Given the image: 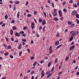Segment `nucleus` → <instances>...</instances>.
I'll list each match as a JSON object with an SVG mask.
<instances>
[{"mask_svg":"<svg viewBox=\"0 0 79 79\" xmlns=\"http://www.w3.org/2000/svg\"><path fill=\"white\" fill-rule=\"evenodd\" d=\"M56 9H55L54 10V12L52 13V15L54 16H57L58 15V13H57V12H56Z\"/></svg>","mask_w":79,"mask_h":79,"instance_id":"nucleus-1","label":"nucleus"},{"mask_svg":"<svg viewBox=\"0 0 79 79\" xmlns=\"http://www.w3.org/2000/svg\"><path fill=\"white\" fill-rule=\"evenodd\" d=\"M35 26V24L34 23H31V29H35V27L34 26Z\"/></svg>","mask_w":79,"mask_h":79,"instance_id":"nucleus-2","label":"nucleus"},{"mask_svg":"<svg viewBox=\"0 0 79 79\" xmlns=\"http://www.w3.org/2000/svg\"><path fill=\"white\" fill-rule=\"evenodd\" d=\"M41 77H43L44 75H45V73H44V70H43L41 73Z\"/></svg>","mask_w":79,"mask_h":79,"instance_id":"nucleus-3","label":"nucleus"},{"mask_svg":"<svg viewBox=\"0 0 79 79\" xmlns=\"http://www.w3.org/2000/svg\"><path fill=\"white\" fill-rule=\"evenodd\" d=\"M59 15L60 16V17H61L62 16V12L61 10H59Z\"/></svg>","mask_w":79,"mask_h":79,"instance_id":"nucleus-4","label":"nucleus"},{"mask_svg":"<svg viewBox=\"0 0 79 79\" xmlns=\"http://www.w3.org/2000/svg\"><path fill=\"white\" fill-rule=\"evenodd\" d=\"M77 11L76 10H73L72 13V15L73 16H74L75 15V14H77Z\"/></svg>","mask_w":79,"mask_h":79,"instance_id":"nucleus-5","label":"nucleus"},{"mask_svg":"<svg viewBox=\"0 0 79 79\" xmlns=\"http://www.w3.org/2000/svg\"><path fill=\"white\" fill-rule=\"evenodd\" d=\"M52 46H50V48L49 49V52L50 53H52Z\"/></svg>","mask_w":79,"mask_h":79,"instance_id":"nucleus-6","label":"nucleus"},{"mask_svg":"<svg viewBox=\"0 0 79 79\" xmlns=\"http://www.w3.org/2000/svg\"><path fill=\"white\" fill-rule=\"evenodd\" d=\"M74 47H75L74 45L70 47L69 50L70 51H71V50H72L74 48Z\"/></svg>","mask_w":79,"mask_h":79,"instance_id":"nucleus-7","label":"nucleus"},{"mask_svg":"<svg viewBox=\"0 0 79 79\" xmlns=\"http://www.w3.org/2000/svg\"><path fill=\"white\" fill-rule=\"evenodd\" d=\"M59 43L60 42L59 41H56L55 43V45H58V44H59Z\"/></svg>","mask_w":79,"mask_h":79,"instance_id":"nucleus-8","label":"nucleus"},{"mask_svg":"<svg viewBox=\"0 0 79 79\" xmlns=\"http://www.w3.org/2000/svg\"><path fill=\"white\" fill-rule=\"evenodd\" d=\"M20 34H19V33L17 32H16L15 34V35L17 37H19V36H20Z\"/></svg>","mask_w":79,"mask_h":79,"instance_id":"nucleus-9","label":"nucleus"},{"mask_svg":"<svg viewBox=\"0 0 79 79\" xmlns=\"http://www.w3.org/2000/svg\"><path fill=\"white\" fill-rule=\"evenodd\" d=\"M12 28L13 31H15V30H16V29H17V27H15V26L12 27Z\"/></svg>","mask_w":79,"mask_h":79,"instance_id":"nucleus-10","label":"nucleus"},{"mask_svg":"<svg viewBox=\"0 0 79 79\" xmlns=\"http://www.w3.org/2000/svg\"><path fill=\"white\" fill-rule=\"evenodd\" d=\"M45 23H46L45 20H44L42 21V24L43 25H45Z\"/></svg>","mask_w":79,"mask_h":79,"instance_id":"nucleus-11","label":"nucleus"},{"mask_svg":"<svg viewBox=\"0 0 79 79\" xmlns=\"http://www.w3.org/2000/svg\"><path fill=\"white\" fill-rule=\"evenodd\" d=\"M76 35V33L74 32L72 34L71 36L73 37H74Z\"/></svg>","mask_w":79,"mask_h":79,"instance_id":"nucleus-12","label":"nucleus"},{"mask_svg":"<svg viewBox=\"0 0 79 79\" xmlns=\"http://www.w3.org/2000/svg\"><path fill=\"white\" fill-rule=\"evenodd\" d=\"M10 34L11 35L13 34V30H11L10 31Z\"/></svg>","mask_w":79,"mask_h":79,"instance_id":"nucleus-13","label":"nucleus"},{"mask_svg":"<svg viewBox=\"0 0 79 79\" xmlns=\"http://www.w3.org/2000/svg\"><path fill=\"white\" fill-rule=\"evenodd\" d=\"M52 75V73H50L47 76V78H49Z\"/></svg>","mask_w":79,"mask_h":79,"instance_id":"nucleus-14","label":"nucleus"},{"mask_svg":"<svg viewBox=\"0 0 79 79\" xmlns=\"http://www.w3.org/2000/svg\"><path fill=\"white\" fill-rule=\"evenodd\" d=\"M19 11L18 12V13H17V18H19Z\"/></svg>","mask_w":79,"mask_h":79,"instance_id":"nucleus-15","label":"nucleus"},{"mask_svg":"<svg viewBox=\"0 0 79 79\" xmlns=\"http://www.w3.org/2000/svg\"><path fill=\"white\" fill-rule=\"evenodd\" d=\"M67 23L68 24V25H71V24H72V23H71V22L70 21H68L67 22Z\"/></svg>","mask_w":79,"mask_h":79,"instance_id":"nucleus-16","label":"nucleus"},{"mask_svg":"<svg viewBox=\"0 0 79 79\" xmlns=\"http://www.w3.org/2000/svg\"><path fill=\"white\" fill-rule=\"evenodd\" d=\"M73 39V37L71 36V37L69 39V41L70 42H71L72 41V40Z\"/></svg>","mask_w":79,"mask_h":79,"instance_id":"nucleus-17","label":"nucleus"},{"mask_svg":"<svg viewBox=\"0 0 79 79\" xmlns=\"http://www.w3.org/2000/svg\"><path fill=\"white\" fill-rule=\"evenodd\" d=\"M19 34H24V31H21L19 33Z\"/></svg>","mask_w":79,"mask_h":79,"instance_id":"nucleus-18","label":"nucleus"},{"mask_svg":"<svg viewBox=\"0 0 79 79\" xmlns=\"http://www.w3.org/2000/svg\"><path fill=\"white\" fill-rule=\"evenodd\" d=\"M51 66V62H49L48 64V67H50Z\"/></svg>","mask_w":79,"mask_h":79,"instance_id":"nucleus-19","label":"nucleus"},{"mask_svg":"<svg viewBox=\"0 0 79 79\" xmlns=\"http://www.w3.org/2000/svg\"><path fill=\"white\" fill-rule=\"evenodd\" d=\"M62 44H61L59 45V46H57L56 48L57 49H58V48H60L61 47V46H62Z\"/></svg>","mask_w":79,"mask_h":79,"instance_id":"nucleus-20","label":"nucleus"},{"mask_svg":"<svg viewBox=\"0 0 79 79\" xmlns=\"http://www.w3.org/2000/svg\"><path fill=\"white\" fill-rule=\"evenodd\" d=\"M59 36H60V33H57L56 34V37H59Z\"/></svg>","mask_w":79,"mask_h":79,"instance_id":"nucleus-21","label":"nucleus"},{"mask_svg":"<svg viewBox=\"0 0 79 79\" xmlns=\"http://www.w3.org/2000/svg\"><path fill=\"white\" fill-rule=\"evenodd\" d=\"M15 4H19V1H17L14 2Z\"/></svg>","mask_w":79,"mask_h":79,"instance_id":"nucleus-22","label":"nucleus"},{"mask_svg":"<svg viewBox=\"0 0 79 79\" xmlns=\"http://www.w3.org/2000/svg\"><path fill=\"white\" fill-rule=\"evenodd\" d=\"M76 17L77 18H79V15L77 14H76Z\"/></svg>","mask_w":79,"mask_h":79,"instance_id":"nucleus-23","label":"nucleus"},{"mask_svg":"<svg viewBox=\"0 0 79 79\" xmlns=\"http://www.w3.org/2000/svg\"><path fill=\"white\" fill-rule=\"evenodd\" d=\"M63 11L64 13H66V12H67V10L65 8H64L63 9Z\"/></svg>","mask_w":79,"mask_h":79,"instance_id":"nucleus-24","label":"nucleus"},{"mask_svg":"<svg viewBox=\"0 0 79 79\" xmlns=\"http://www.w3.org/2000/svg\"><path fill=\"white\" fill-rule=\"evenodd\" d=\"M7 48L8 49H11V46L9 45L7 46Z\"/></svg>","mask_w":79,"mask_h":79,"instance_id":"nucleus-25","label":"nucleus"},{"mask_svg":"<svg viewBox=\"0 0 79 79\" xmlns=\"http://www.w3.org/2000/svg\"><path fill=\"white\" fill-rule=\"evenodd\" d=\"M39 21L40 23H42V19H39Z\"/></svg>","mask_w":79,"mask_h":79,"instance_id":"nucleus-26","label":"nucleus"},{"mask_svg":"<svg viewBox=\"0 0 79 79\" xmlns=\"http://www.w3.org/2000/svg\"><path fill=\"white\" fill-rule=\"evenodd\" d=\"M68 59H69V57H66L65 59V61H68Z\"/></svg>","mask_w":79,"mask_h":79,"instance_id":"nucleus-27","label":"nucleus"},{"mask_svg":"<svg viewBox=\"0 0 79 79\" xmlns=\"http://www.w3.org/2000/svg\"><path fill=\"white\" fill-rule=\"evenodd\" d=\"M54 19L55 21H58V18H56V17L54 18Z\"/></svg>","mask_w":79,"mask_h":79,"instance_id":"nucleus-28","label":"nucleus"},{"mask_svg":"<svg viewBox=\"0 0 79 79\" xmlns=\"http://www.w3.org/2000/svg\"><path fill=\"white\" fill-rule=\"evenodd\" d=\"M8 54H9V53L8 52H6V53H5L4 54V55L5 56H7V55H8Z\"/></svg>","mask_w":79,"mask_h":79,"instance_id":"nucleus-29","label":"nucleus"},{"mask_svg":"<svg viewBox=\"0 0 79 79\" xmlns=\"http://www.w3.org/2000/svg\"><path fill=\"white\" fill-rule=\"evenodd\" d=\"M31 16H32V15L31 14H28L27 15V17H31Z\"/></svg>","mask_w":79,"mask_h":79,"instance_id":"nucleus-30","label":"nucleus"},{"mask_svg":"<svg viewBox=\"0 0 79 79\" xmlns=\"http://www.w3.org/2000/svg\"><path fill=\"white\" fill-rule=\"evenodd\" d=\"M21 54H22V52H21V51L19 52V56H21Z\"/></svg>","mask_w":79,"mask_h":79,"instance_id":"nucleus-31","label":"nucleus"},{"mask_svg":"<svg viewBox=\"0 0 79 79\" xmlns=\"http://www.w3.org/2000/svg\"><path fill=\"white\" fill-rule=\"evenodd\" d=\"M5 18L6 19H7V18H8V15H6L5 16Z\"/></svg>","mask_w":79,"mask_h":79,"instance_id":"nucleus-32","label":"nucleus"},{"mask_svg":"<svg viewBox=\"0 0 79 79\" xmlns=\"http://www.w3.org/2000/svg\"><path fill=\"white\" fill-rule=\"evenodd\" d=\"M23 30H26V29H27V27L25 26L23 28Z\"/></svg>","mask_w":79,"mask_h":79,"instance_id":"nucleus-33","label":"nucleus"},{"mask_svg":"<svg viewBox=\"0 0 79 79\" xmlns=\"http://www.w3.org/2000/svg\"><path fill=\"white\" fill-rule=\"evenodd\" d=\"M63 65V64H62L61 65H60L59 67V69H61V66H62V65Z\"/></svg>","mask_w":79,"mask_h":79,"instance_id":"nucleus-34","label":"nucleus"},{"mask_svg":"<svg viewBox=\"0 0 79 79\" xmlns=\"http://www.w3.org/2000/svg\"><path fill=\"white\" fill-rule=\"evenodd\" d=\"M73 7H77V4H74L73 5Z\"/></svg>","mask_w":79,"mask_h":79,"instance_id":"nucleus-35","label":"nucleus"},{"mask_svg":"<svg viewBox=\"0 0 79 79\" xmlns=\"http://www.w3.org/2000/svg\"><path fill=\"white\" fill-rule=\"evenodd\" d=\"M37 11H34V15H36L37 14Z\"/></svg>","mask_w":79,"mask_h":79,"instance_id":"nucleus-36","label":"nucleus"},{"mask_svg":"<svg viewBox=\"0 0 79 79\" xmlns=\"http://www.w3.org/2000/svg\"><path fill=\"white\" fill-rule=\"evenodd\" d=\"M57 60H58V59H56V60H55V61H54V63L56 64V62H57Z\"/></svg>","mask_w":79,"mask_h":79,"instance_id":"nucleus-37","label":"nucleus"},{"mask_svg":"<svg viewBox=\"0 0 79 79\" xmlns=\"http://www.w3.org/2000/svg\"><path fill=\"white\" fill-rule=\"evenodd\" d=\"M74 26V24H72L71 26V27H73Z\"/></svg>","mask_w":79,"mask_h":79,"instance_id":"nucleus-38","label":"nucleus"},{"mask_svg":"<svg viewBox=\"0 0 79 79\" xmlns=\"http://www.w3.org/2000/svg\"><path fill=\"white\" fill-rule=\"evenodd\" d=\"M43 13H44V15L45 16V17H46L47 16V15H46V13L45 12H44Z\"/></svg>","mask_w":79,"mask_h":79,"instance_id":"nucleus-39","label":"nucleus"},{"mask_svg":"<svg viewBox=\"0 0 79 79\" xmlns=\"http://www.w3.org/2000/svg\"><path fill=\"white\" fill-rule=\"evenodd\" d=\"M29 3V2L28 1H27L26 2V4H25V5L26 6H27V5Z\"/></svg>","mask_w":79,"mask_h":79,"instance_id":"nucleus-40","label":"nucleus"},{"mask_svg":"<svg viewBox=\"0 0 79 79\" xmlns=\"http://www.w3.org/2000/svg\"><path fill=\"white\" fill-rule=\"evenodd\" d=\"M34 58H35L34 57L32 56L31 58V60H34Z\"/></svg>","mask_w":79,"mask_h":79,"instance_id":"nucleus-41","label":"nucleus"},{"mask_svg":"<svg viewBox=\"0 0 79 79\" xmlns=\"http://www.w3.org/2000/svg\"><path fill=\"white\" fill-rule=\"evenodd\" d=\"M54 70V67H53L51 69V72H53Z\"/></svg>","mask_w":79,"mask_h":79,"instance_id":"nucleus-42","label":"nucleus"},{"mask_svg":"<svg viewBox=\"0 0 79 79\" xmlns=\"http://www.w3.org/2000/svg\"><path fill=\"white\" fill-rule=\"evenodd\" d=\"M22 41L23 42H26V40L25 39H22Z\"/></svg>","mask_w":79,"mask_h":79,"instance_id":"nucleus-43","label":"nucleus"},{"mask_svg":"<svg viewBox=\"0 0 79 79\" xmlns=\"http://www.w3.org/2000/svg\"><path fill=\"white\" fill-rule=\"evenodd\" d=\"M3 47H4L5 48L6 47V44H4L3 45Z\"/></svg>","mask_w":79,"mask_h":79,"instance_id":"nucleus-44","label":"nucleus"},{"mask_svg":"<svg viewBox=\"0 0 79 79\" xmlns=\"http://www.w3.org/2000/svg\"><path fill=\"white\" fill-rule=\"evenodd\" d=\"M69 3H73V1L72 0L70 1H69Z\"/></svg>","mask_w":79,"mask_h":79,"instance_id":"nucleus-45","label":"nucleus"},{"mask_svg":"<svg viewBox=\"0 0 79 79\" xmlns=\"http://www.w3.org/2000/svg\"><path fill=\"white\" fill-rule=\"evenodd\" d=\"M27 35L26 34H24L22 35V36H23V37H26Z\"/></svg>","mask_w":79,"mask_h":79,"instance_id":"nucleus-46","label":"nucleus"},{"mask_svg":"<svg viewBox=\"0 0 79 79\" xmlns=\"http://www.w3.org/2000/svg\"><path fill=\"white\" fill-rule=\"evenodd\" d=\"M6 24H4V23H3V24L2 25V27H4V26H5V25Z\"/></svg>","mask_w":79,"mask_h":79,"instance_id":"nucleus-47","label":"nucleus"},{"mask_svg":"<svg viewBox=\"0 0 79 79\" xmlns=\"http://www.w3.org/2000/svg\"><path fill=\"white\" fill-rule=\"evenodd\" d=\"M15 20H12L11 21V23H15Z\"/></svg>","mask_w":79,"mask_h":79,"instance_id":"nucleus-48","label":"nucleus"},{"mask_svg":"<svg viewBox=\"0 0 79 79\" xmlns=\"http://www.w3.org/2000/svg\"><path fill=\"white\" fill-rule=\"evenodd\" d=\"M68 31V29H66L64 31V32H67Z\"/></svg>","mask_w":79,"mask_h":79,"instance_id":"nucleus-49","label":"nucleus"},{"mask_svg":"<svg viewBox=\"0 0 79 79\" xmlns=\"http://www.w3.org/2000/svg\"><path fill=\"white\" fill-rule=\"evenodd\" d=\"M43 63H44V60H41L40 61L41 64H42Z\"/></svg>","mask_w":79,"mask_h":79,"instance_id":"nucleus-50","label":"nucleus"},{"mask_svg":"<svg viewBox=\"0 0 79 79\" xmlns=\"http://www.w3.org/2000/svg\"><path fill=\"white\" fill-rule=\"evenodd\" d=\"M45 27H43V31H45Z\"/></svg>","mask_w":79,"mask_h":79,"instance_id":"nucleus-51","label":"nucleus"},{"mask_svg":"<svg viewBox=\"0 0 79 79\" xmlns=\"http://www.w3.org/2000/svg\"><path fill=\"white\" fill-rule=\"evenodd\" d=\"M62 4L63 5H65L66 4V2L65 1L63 2Z\"/></svg>","mask_w":79,"mask_h":79,"instance_id":"nucleus-52","label":"nucleus"},{"mask_svg":"<svg viewBox=\"0 0 79 79\" xmlns=\"http://www.w3.org/2000/svg\"><path fill=\"white\" fill-rule=\"evenodd\" d=\"M50 73V71H48V72H47L46 73V75H48V74H49V73Z\"/></svg>","mask_w":79,"mask_h":79,"instance_id":"nucleus-53","label":"nucleus"},{"mask_svg":"<svg viewBox=\"0 0 79 79\" xmlns=\"http://www.w3.org/2000/svg\"><path fill=\"white\" fill-rule=\"evenodd\" d=\"M10 58H13V55H10Z\"/></svg>","mask_w":79,"mask_h":79,"instance_id":"nucleus-54","label":"nucleus"},{"mask_svg":"<svg viewBox=\"0 0 79 79\" xmlns=\"http://www.w3.org/2000/svg\"><path fill=\"white\" fill-rule=\"evenodd\" d=\"M18 48L19 49H21V46L19 45L18 46Z\"/></svg>","mask_w":79,"mask_h":79,"instance_id":"nucleus-55","label":"nucleus"},{"mask_svg":"<svg viewBox=\"0 0 79 79\" xmlns=\"http://www.w3.org/2000/svg\"><path fill=\"white\" fill-rule=\"evenodd\" d=\"M31 44H34V41H33V40H31Z\"/></svg>","mask_w":79,"mask_h":79,"instance_id":"nucleus-56","label":"nucleus"},{"mask_svg":"<svg viewBox=\"0 0 79 79\" xmlns=\"http://www.w3.org/2000/svg\"><path fill=\"white\" fill-rule=\"evenodd\" d=\"M27 51H28V53H30V50L29 49H27Z\"/></svg>","mask_w":79,"mask_h":79,"instance_id":"nucleus-57","label":"nucleus"},{"mask_svg":"<svg viewBox=\"0 0 79 79\" xmlns=\"http://www.w3.org/2000/svg\"><path fill=\"white\" fill-rule=\"evenodd\" d=\"M60 20L62 21H63V17H61L60 19Z\"/></svg>","mask_w":79,"mask_h":79,"instance_id":"nucleus-58","label":"nucleus"},{"mask_svg":"<svg viewBox=\"0 0 79 79\" xmlns=\"http://www.w3.org/2000/svg\"><path fill=\"white\" fill-rule=\"evenodd\" d=\"M36 36H37V37H39V35L38 34H36Z\"/></svg>","mask_w":79,"mask_h":79,"instance_id":"nucleus-59","label":"nucleus"},{"mask_svg":"<svg viewBox=\"0 0 79 79\" xmlns=\"http://www.w3.org/2000/svg\"><path fill=\"white\" fill-rule=\"evenodd\" d=\"M60 76L59 75L56 79H60Z\"/></svg>","mask_w":79,"mask_h":79,"instance_id":"nucleus-60","label":"nucleus"},{"mask_svg":"<svg viewBox=\"0 0 79 79\" xmlns=\"http://www.w3.org/2000/svg\"><path fill=\"white\" fill-rule=\"evenodd\" d=\"M52 7H53V8H54V4L53 3H52Z\"/></svg>","mask_w":79,"mask_h":79,"instance_id":"nucleus-61","label":"nucleus"},{"mask_svg":"<svg viewBox=\"0 0 79 79\" xmlns=\"http://www.w3.org/2000/svg\"><path fill=\"white\" fill-rule=\"evenodd\" d=\"M31 72V69H30L29 70H28L27 71V73H30Z\"/></svg>","mask_w":79,"mask_h":79,"instance_id":"nucleus-62","label":"nucleus"},{"mask_svg":"<svg viewBox=\"0 0 79 79\" xmlns=\"http://www.w3.org/2000/svg\"><path fill=\"white\" fill-rule=\"evenodd\" d=\"M11 40L12 41H14V39L13 38H11Z\"/></svg>","mask_w":79,"mask_h":79,"instance_id":"nucleus-63","label":"nucleus"},{"mask_svg":"<svg viewBox=\"0 0 79 79\" xmlns=\"http://www.w3.org/2000/svg\"><path fill=\"white\" fill-rule=\"evenodd\" d=\"M77 24H79V20H77Z\"/></svg>","mask_w":79,"mask_h":79,"instance_id":"nucleus-64","label":"nucleus"}]
</instances>
